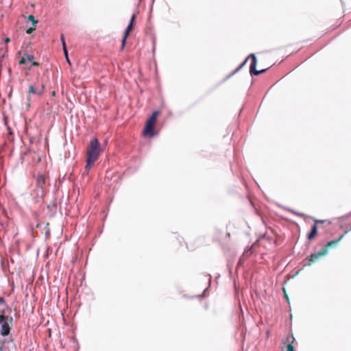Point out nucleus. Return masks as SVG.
<instances>
[{"mask_svg":"<svg viewBox=\"0 0 351 351\" xmlns=\"http://www.w3.org/2000/svg\"><path fill=\"white\" fill-rule=\"evenodd\" d=\"M101 152L100 143L97 138H93L87 148L86 151V165L85 170L88 172L93 164L99 158Z\"/></svg>","mask_w":351,"mask_h":351,"instance_id":"f257e3e1","label":"nucleus"},{"mask_svg":"<svg viewBox=\"0 0 351 351\" xmlns=\"http://www.w3.org/2000/svg\"><path fill=\"white\" fill-rule=\"evenodd\" d=\"M347 232L348 231H346L344 234L341 235L338 239L328 242L325 245V247L319 252L312 254L309 258L308 265H311L312 263H315L317 259L326 255L328 253L329 249L336 247L338 245L339 243L343 239V238L344 237Z\"/></svg>","mask_w":351,"mask_h":351,"instance_id":"f03ea898","label":"nucleus"},{"mask_svg":"<svg viewBox=\"0 0 351 351\" xmlns=\"http://www.w3.org/2000/svg\"><path fill=\"white\" fill-rule=\"evenodd\" d=\"M12 317L5 315V310L3 309L1 314H0L1 334L2 336L5 337L9 335L10 332V324L12 322Z\"/></svg>","mask_w":351,"mask_h":351,"instance_id":"7ed1b4c3","label":"nucleus"},{"mask_svg":"<svg viewBox=\"0 0 351 351\" xmlns=\"http://www.w3.org/2000/svg\"><path fill=\"white\" fill-rule=\"evenodd\" d=\"M158 115V112L154 111L147 121L145 128L143 130V134L145 136L148 135L149 136H153L154 135V128Z\"/></svg>","mask_w":351,"mask_h":351,"instance_id":"20e7f679","label":"nucleus"},{"mask_svg":"<svg viewBox=\"0 0 351 351\" xmlns=\"http://www.w3.org/2000/svg\"><path fill=\"white\" fill-rule=\"evenodd\" d=\"M247 60H251V64L250 66V73L252 75H258L261 73H264L267 69H262L260 71L256 70V66L257 64V59L255 55L250 54L248 58L245 60V61L241 64V66H243V64L247 62Z\"/></svg>","mask_w":351,"mask_h":351,"instance_id":"39448f33","label":"nucleus"},{"mask_svg":"<svg viewBox=\"0 0 351 351\" xmlns=\"http://www.w3.org/2000/svg\"><path fill=\"white\" fill-rule=\"evenodd\" d=\"M135 18H136V15L133 14L130 19V23L128 24V27H126V29L124 32V35H123L122 40H121V51L123 50L125 45L126 39L128 38L130 32L132 31V29L134 28V23Z\"/></svg>","mask_w":351,"mask_h":351,"instance_id":"423d86ee","label":"nucleus"},{"mask_svg":"<svg viewBox=\"0 0 351 351\" xmlns=\"http://www.w3.org/2000/svg\"><path fill=\"white\" fill-rule=\"evenodd\" d=\"M45 85L42 84L40 88H36L34 85H30L27 92V107H29L31 103V94H36L39 96H42L44 93Z\"/></svg>","mask_w":351,"mask_h":351,"instance_id":"0eeeda50","label":"nucleus"},{"mask_svg":"<svg viewBox=\"0 0 351 351\" xmlns=\"http://www.w3.org/2000/svg\"><path fill=\"white\" fill-rule=\"evenodd\" d=\"M322 222H323L322 221H318V220H315V223H314V224H313V226L312 227L311 231L310 232V233L307 236V239L308 240H312L313 239H314L315 237V236L317 234V224L318 223H322Z\"/></svg>","mask_w":351,"mask_h":351,"instance_id":"6e6552de","label":"nucleus"},{"mask_svg":"<svg viewBox=\"0 0 351 351\" xmlns=\"http://www.w3.org/2000/svg\"><path fill=\"white\" fill-rule=\"evenodd\" d=\"M46 183V178L44 175L39 174L36 177V186L41 189H43Z\"/></svg>","mask_w":351,"mask_h":351,"instance_id":"1a4fd4ad","label":"nucleus"},{"mask_svg":"<svg viewBox=\"0 0 351 351\" xmlns=\"http://www.w3.org/2000/svg\"><path fill=\"white\" fill-rule=\"evenodd\" d=\"M294 341H295V339H294L293 337H287L284 340V341H283L284 344L288 343L287 351H295V349H294V347H293V342H294Z\"/></svg>","mask_w":351,"mask_h":351,"instance_id":"9d476101","label":"nucleus"},{"mask_svg":"<svg viewBox=\"0 0 351 351\" xmlns=\"http://www.w3.org/2000/svg\"><path fill=\"white\" fill-rule=\"evenodd\" d=\"M60 40H61V42H62V47H63V50H64V55L66 56V43H65V40H64V35L62 34L61 36H60Z\"/></svg>","mask_w":351,"mask_h":351,"instance_id":"9b49d317","label":"nucleus"},{"mask_svg":"<svg viewBox=\"0 0 351 351\" xmlns=\"http://www.w3.org/2000/svg\"><path fill=\"white\" fill-rule=\"evenodd\" d=\"M28 20L32 21L33 25H36V24L37 23V21L35 19L33 15H29L28 16Z\"/></svg>","mask_w":351,"mask_h":351,"instance_id":"f8f14e48","label":"nucleus"},{"mask_svg":"<svg viewBox=\"0 0 351 351\" xmlns=\"http://www.w3.org/2000/svg\"><path fill=\"white\" fill-rule=\"evenodd\" d=\"M26 56V58L27 60L30 61V62H32L33 61V59H34V56L32 55H29V54H25Z\"/></svg>","mask_w":351,"mask_h":351,"instance_id":"ddd939ff","label":"nucleus"},{"mask_svg":"<svg viewBox=\"0 0 351 351\" xmlns=\"http://www.w3.org/2000/svg\"><path fill=\"white\" fill-rule=\"evenodd\" d=\"M34 31V27H29V28H28V29H27L26 33H27V34H32Z\"/></svg>","mask_w":351,"mask_h":351,"instance_id":"4468645a","label":"nucleus"},{"mask_svg":"<svg viewBox=\"0 0 351 351\" xmlns=\"http://www.w3.org/2000/svg\"><path fill=\"white\" fill-rule=\"evenodd\" d=\"M25 62H26V59H25L24 57H23V58H21V59L20 60V61H19V64H25Z\"/></svg>","mask_w":351,"mask_h":351,"instance_id":"2eb2a0df","label":"nucleus"},{"mask_svg":"<svg viewBox=\"0 0 351 351\" xmlns=\"http://www.w3.org/2000/svg\"><path fill=\"white\" fill-rule=\"evenodd\" d=\"M32 65L34 66H38L39 65V63L38 62L32 61Z\"/></svg>","mask_w":351,"mask_h":351,"instance_id":"dca6fc26","label":"nucleus"},{"mask_svg":"<svg viewBox=\"0 0 351 351\" xmlns=\"http://www.w3.org/2000/svg\"><path fill=\"white\" fill-rule=\"evenodd\" d=\"M64 56H65V57H66V59L67 62H68L69 64H71L70 60H69V57H68V52H67V51H66V55H64Z\"/></svg>","mask_w":351,"mask_h":351,"instance_id":"f3484780","label":"nucleus"},{"mask_svg":"<svg viewBox=\"0 0 351 351\" xmlns=\"http://www.w3.org/2000/svg\"><path fill=\"white\" fill-rule=\"evenodd\" d=\"M4 303H5L4 298L2 297H0V304H4Z\"/></svg>","mask_w":351,"mask_h":351,"instance_id":"a211bd4d","label":"nucleus"},{"mask_svg":"<svg viewBox=\"0 0 351 351\" xmlns=\"http://www.w3.org/2000/svg\"><path fill=\"white\" fill-rule=\"evenodd\" d=\"M10 39L9 38H6L5 39V43H10Z\"/></svg>","mask_w":351,"mask_h":351,"instance_id":"6ab92c4d","label":"nucleus"},{"mask_svg":"<svg viewBox=\"0 0 351 351\" xmlns=\"http://www.w3.org/2000/svg\"><path fill=\"white\" fill-rule=\"evenodd\" d=\"M55 95H56V92H55V91H53V93H52V95H53V96H55Z\"/></svg>","mask_w":351,"mask_h":351,"instance_id":"aec40b11","label":"nucleus"},{"mask_svg":"<svg viewBox=\"0 0 351 351\" xmlns=\"http://www.w3.org/2000/svg\"><path fill=\"white\" fill-rule=\"evenodd\" d=\"M38 160L40 161V157H38Z\"/></svg>","mask_w":351,"mask_h":351,"instance_id":"412c9836","label":"nucleus"}]
</instances>
